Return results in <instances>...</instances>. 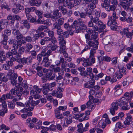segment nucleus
Segmentation results:
<instances>
[{
    "label": "nucleus",
    "instance_id": "4c0bfd02",
    "mask_svg": "<svg viewBox=\"0 0 133 133\" xmlns=\"http://www.w3.org/2000/svg\"><path fill=\"white\" fill-rule=\"evenodd\" d=\"M0 78L2 81L6 82L8 80V78H6L5 75L3 73L0 74Z\"/></svg>",
    "mask_w": 133,
    "mask_h": 133
},
{
    "label": "nucleus",
    "instance_id": "423d86ee",
    "mask_svg": "<svg viewBox=\"0 0 133 133\" xmlns=\"http://www.w3.org/2000/svg\"><path fill=\"white\" fill-rule=\"evenodd\" d=\"M55 77L56 78V81L60 85L63 86L64 83L63 82V74L61 73V72H59L57 73L54 74Z\"/></svg>",
    "mask_w": 133,
    "mask_h": 133
},
{
    "label": "nucleus",
    "instance_id": "2eb2a0df",
    "mask_svg": "<svg viewBox=\"0 0 133 133\" xmlns=\"http://www.w3.org/2000/svg\"><path fill=\"white\" fill-rule=\"evenodd\" d=\"M54 15L53 16H52L51 18V19L53 21L56 20V19H58V18L61 17L62 16L61 14L59 12V10L58 9H57L53 13Z\"/></svg>",
    "mask_w": 133,
    "mask_h": 133
},
{
    "label": "nucleus",
    "instance_id": "338daca9",
    "mask_svg": "<svg viewBox=\"0 0 133 133\" xmlns=\"http://www.w3.org/2000/svg\"><path fill=\"white\" fill-rule=\"evenodd\" d=\"M116 76L117 78L119 79L121 78L123 75L119 71L116 73Z\"/></svg>",
    "mask_w": 133,
    "mask_h": 133
},
{
    "label": "nucleus",
    "instance_id": "cd10ccee",
    "mask_svg": "<svg viewBox=\"0 0 133 133\" xmlns=\"http://www.w3.org/2000/svg\"><path fill=\"white\" fill-rule=\"evenodd\" d=\"M5 54L3 50L0 51V63H3L4 61H5L6 58L5 55L3 54Z\"/></svg>",
    "mask_w": 133,
    "mask_h": 133
},
{
    "label": "nucleus",
    "instance_id": "2f4dec72",
    "mask_svg": "<svg viewBox=\"0 0 133 133\" xmlns=\"http://www.w3.org/2000/svg\"><path fill=\"white\" fill-rule=\"evenodd\" d=\"M11 34V30H10L6 29L4 30V34H3L2 36L3 38H8L7 36H9Z\"/></svg>",
    "mask_w": 133,
    "mask_h": 133
},
{
    "label": "nucleus",
    "instance_id": "ea45409f",
    "mask_svg": "<svg viewBox=\"0 0 133 133\" xmlns=\"http://www.w3.org/2000/svg\"><path fill=\"white\" fill-rule=\"evenodd\" d=\"M23 88L25 89H27L28 86L27 84V83L26 80H24L21 83L19 84Z\"/></svg>",
    "mask_w": 133,
    "mask_h": 133
},
{
    "label": "nucleus",
    "instance_id": "680f3d73",
    "mask_svg": "<svg viewBox=\"0 0 133 133\" xmlns=\"http://www.w3.org/2000/svg\"><path fill=\"white\" fill-rule=\"evenodd\" d=\"M51 41V42L53 44H55L57 42L56 39L54 36L50 38L49 41Z\"/></svg>",
    "mask_w": 133,
    "mask_h": 133
},
{
    "label": "nucleus",
    "instance_id": "de8ad7c7",
    "mask_svg": "<svg viewBox=\"0 0 133 133\" xmlns=\"http://www.w3.org/2000/svg\"><path fill=\"white\" fill-rule=\"evenodd\" d=\"M110 0H104V3L101 4V6L102 7L103 6V4L104 6L105 5H110Z\"/></svg>",
    "mask_w": 133,
    "mask_h": 133
},
{
    "label": "nucleus",
    "instance_id": "69168bd1",
    "mask_svg": "<svg viewBox=\"0 0 133 133\" xmlns=\"http://www.w3.org/2000/svg\"><path fill=\"white\" fill-rule=\"evenodd\" d=\"M47 28L48 26H46L42 25L39 27L38 30L39 31H42Z\"/></svg>",
    "mask_w": 133,
    "mask_h": 133
},
{
    "label": "nucleus",
    "instance_id": "20e7f679",
    "mask_svg": "<svg viewBox=\"0 0 133 133\" xmlns=\"http://www.w3.org/2000/svg\"><path fill=\"white\" fill-rule=\"evenodd\" d=\"M46 48L45 47H43L41 49V51L40 54L37 56V59L38 61L41 62L43 59V57L46 56H50L51 55L52 51L50 50H48L47 51Z\"/></svg>",
    "mask_w": 133,
    "mask_h": 133
},
{
    "label": "nucleus",
    "instance_id": "b1692460",
    "mask_svg": "<svg viewBox=\"0 0 133 133\" xmlns=\"http://www.w3.org/2000/svg\"><path fill=\"white\" fill-rule=\"evenodd\" d=\"M0 111L7 112V104L6 102H4L2 103V105H0Z\"/></svg>",
    "mask_w": 133,
    "mask_h": 133
},
{
    "label": "nucleus",
    "instance_id": "c03bdc74",
    "mask_svg": "<svg viewBox=\"0 0 133 133\" xmlns=\"http://www.w3.org/2000/svg\"><path fill=\"white\" fill-rule=\"evenodd\" d=\"M8 105L9 108L11 109H14L15 107L14 104L11 101L8 102Z\"/></svg>",
    "mask_w": 133,
    "mask_h": 133
},
{
    "label": "nucleus",
    "instance_id": "9b49d317",
    "mask_svg": "<svg viewBox=\"0 0 133 133\" xmlns=\"http://www.w3.org/2000/svg\"><path fill=\"white\" fill-rule=\"evenodd\" d=\"M86 4H88L91 2L89 4V6L91 9H94L96 7V5L98 3L97 0H84Z\"/></svg>",
    "mask_w": 133,
    "mask_h": 133
},
{
    "label": "nucleus",
    "instance_id": "393cba45",
    "mask_svg": "<svg viewBox=\"0 0 133 133\" xmlns=\"http://www.w3.org/2000/svg\"><path fill=\"white\" fill-rule=\"evenodd\" d=\"M46 50L48 49V50H50L52 51H54L56 50V48L57 47V45L55 44H52L51 43H50L48 44L46 47ZM47 51V50L46 51Z\"/></svg>",
    "mask_w": 133,
    "mask_h": 133
},
{
    "label": "nucleus",
    "instance_id": "bf43d9fd",
    "mask_svg": "<svg viewBox=\"0 0 133 133\" xmlns=\"http://www.w3.org/2000/svg\"><path fill=\"white\" fill-rule=\"evenodd\" d=\"M118 58V57H114L112 59L111 61L112 62V64L115 65L117 63Z\"/></svg>",
    "mask_w": 133,
    "mask_h": 133
},
{
    "label": "nucleus",
    "instance_id": "39448f33",
    "mask_svg": "<svg viewBox=\"0 0 133 133\" xmlns=\"http://www.w3.org/2000/svg\"><path fill=\"white\" fill-rule=\"evenodd\" d=\"M17 75L15 73L9 72L7 75L6 77L11 80V84L13 86L16 85L18 84L17 78Z\"/></svg>",
    "mask_w": 133,
    "mask_h": 133
},
{
    "label": "nucleus",
    "instance_id": "c85d7f7f",
    "mask_svg": "<svg viewBox=\"0 0 133 133\" xmlns=\"http://www.w3.org/2000/svg\"><path fill=\"white\" fill-rule=\"evenodd\" d=\"M88 64L90 66L92 64L95 63V60L94 57L90 56L89 58L87 59Z\"/></svg>",
    "mask_w": 133,
    "mask_h": 133
},
{
    "label": "nucleus",
    "instance_id": "6ab92c4d",
    "mask_svg": "<svg viewBox=\"0 0 133 133\" xmlns=\"http://www.w3.org/2000/svg\"><path fill=\"white\" fill-rule=\"evenodd\" d=\"M50 67L51 68L52 72L54 73V74H56V73L60 72L61 68L59 67H58V66H57L56 65H51L50 66Z\"/></svg>",
    "mask_w": 133,
    "mask_h": 133
},
{
    "label": "nucleus",
    "instance_id": "774afa93",
    "mask_svg": "<svg viewBox=\"0 0 133 133\" xmlns=\"http://www.w3.org/2000/svg\"><path fill=\"white\" fill-rule=\"evenodd\" d=\"M30 53L31 56L34 58L36 57L37 54L36 51L35 50L30 51Z\"/></svg>",
    "mask_w": 133,
    "mask_h": 133
},
{
    "label": "nucleus",
    "instance_id": "0e129e2a",
    "mask_svg": "<svg viewBox=\"0 0 133 133\" xmlns=\"http://www.w3.org/2000/svg\"><path fill=\"white\" fill-rule=\"evenodd\" d=\"M24 52V47L22 46L19 48L18 50V54H23Z\"/></svg>",
    "mask_w": 133,
    "mask_h": 133
},
{
    "label": "nucleus",
    "instance_id": "37998d69",
    "mask_svg": "<svg viewBox=\"0 0 133 133\" xmlns=\"http://www.w3.org/2000/svg\"><path fill=\"white\" fill-rule=\"evenodd\" d=\"M123 91L121 89H118L114 93V95L116 96H118L120 95L122 93Z\"/></svg>",
    "mask_w": 133,
    "mask_h": 133
},
{
    "label": "nucleus",
    "instance_id": "9d476101",
    "mask_svg": "<svg viewBox=\"0 0 133 133\" xmlns=\"http://www.w3.org/2000/svg\"><path fill=\"white\" fill-rule=\"evenodd\" d=\"M91 45V46H89L90 47H93L90 50V56L94 57V55L96 52V50L97 49L98 43L97 41H96L95 43Z\"/></svg>",
    "mask_w": 133,
    "mask_h": 133
},
{
    "label": "nucleus",
    "instance_id": "5701e85b",
    "mask_svg": "<svg viewBox=\"0 0 133 133\" xmlns=\"http://www.w3.org/2000/svg\"><path fill=\"white\" fill-rule=\"evenodd\" d=\"M8 23V22L6 19H2L0 21V32L5 28L4 25Z\"/></svg>",
    "mask_w": 133,
    "mask_h": 133
},
{
    "label": "nucleus",
    "instance_id": "a19ab883",
    "mask_svg": "<svg viewBox=\"0 0 133 133\" xmlns=\"http://www.w3.org/2000/svg\"><path fill=\"white\" fill-rule=\"evenodd\" d=\"M11 52L12 53V55H16L19 57H20L21 56V55L18 54L17 52V50L16 49H12L11 50Z\"/></svg>",
    "mask_w": 133,
    "mask_h": 133
},
{
    "label": "nucleus",
    "instance_id": "0eeeda50",
    "mask_svg": "<svg viewBox=\"0 0 133 133\" xmlns=\"http://www.w3.org/2000/svg\"><path fill=\"white\" fill-rule=\"evenodd\" d=\"M43 72L46 74L45 75L46 77L48 78V79L49 80H53L55 77V76L54 74L52 76V71L51 70H49L46 69H43Z\"/></svg>",
    "mask_w": 133,
    "mask_h": 133
},
{
    "label": "nucleus",
    "instance_id": "09e8293b",
    "mask_svg": "<svg viewBox=\"0 0 133 133\" xmlns=\"http://www.w3.org/2000/svg\"><path fill=\"white\" fill-rule=\"evenodd\" d=\"M64 21V19L63 18H61L57 20V23L61 26L63 24Z\"/></svg>",
    "mask_w": 133,
    "mask_h": 133
},
{
    "label": "nucleus",
    "instance_id": "4468645a",
    "mask_svg": "<svg viewBox=\"0 0 133 133\" xmlns=\"http://www.w3.org/2000/svg\"><path fill=\"white\" fill-rule=\"evenodd\" d=\"M85 38L86 39V43L87 45H88L89 46H91V44L94 43V41L90 38V35L87 34L85 35Z\"/></svg>",
    "mask_w": 133,
    "mask_h": 133
},
{
    "label": "nucleus",
    "instance_id": "a211bd4d",
    "mask_svg": "<svg viewBox=\"0 0 133 133\" xmlns=\"http://www.w3.org/2000/svg\"><path fill=\"white\" fill-rule=\"evenodd\" d=\"M78 24L81 26V29L85 30L87 29V26L85 24L84 21H83L82 19L79 18L78 19Z\"/></svg>",
    "mask_w": 133,
    "mask_h": 133
},
{
    "label": "nucleus",
    "instance_id": "6e6552de",
    "mask_svg": "<svg viewBox=\"0 0 133 133\" xmlns=\"http://www.w3.org/2000/svg\"><path fill=\"white\" fill-rule=\"evenodd\" d=\"M118 103H119V99L116 102H113L111 104V107L110 109V112L112 115L115 114V111L117 110L118 108Z\"/></svg>",
    "mask_w": 133,
    "mask_h": 133
},
{
    "label": "nucleus",
    "instance_id": "8fccbe9b",
    "mask_svg": "<svg viewBox=\"0 0 133 133\" xmlns=\"http://www.w3.org/2000/svg\"><path fill=\"white\" fill-rule=\"evenodd\" d=\"M43 15L44 17L47 18H51L52 17L51 13L49 12L45 13L43 14Z\"/></svg>",
    "mask_w": 133,
    "mask_h": 133
},
{
    "label": "nucleus",
    "instance_id": "f8f14e48",
    "mask_svg": "<svg viewBox=\"0 0 133 133\" xmlns=\"http://www.w3.org/2000/svg\"><path fill=\"white\" fill-rule=\"evenodd\" d=\"M56 65L59 66V65L61 66V68L62 69L65 68V67H66L67 65L66 61L62 57H60V59L59 60V63L56 64Z\"/></svg>",
    "mask_w": 133,
    "mask_h": 133
},
{
    "label": "nucleus",
    "instance_id": "f03ea898",
    "mask_svg": "<svg viewBox=\"0 0 133 133\" xmlns=\"http://www.w3.org/2000/svg\"><path fill=\"white\" fill-rule=\"evenodd\" d=\"M33 99L32 96H30L29 100L27 101L25 104L28 108H25L21 111V112H27L28 111H32L34 108V106L38 104L39 102V100L35 101L32 100Z\"/></svg>",
    "mask_w": 133,
    "mask_h": 133
},
{
    "label": "nucleus",
    "instance_id": "f3484780",
    "mask_svg": "<svg viewBox=\"0 0 133 133\" xmlns=\"http://www.w3.org/2000/svg\"><path fill=\"white\" fill-rule=\"evenodd\" d=\"M129 29L127 28H125L123 30V34L125 35L126 37L131 40L132 38V36L131 32L129 31Z\"/></svg>",
    "mask_w": 133,
    "mask_h": 133
},
{
    "label": "nucleus",
    "instance_id": "1a4fd4ad",
    "mask_svg": "<svg viewBox=\"0 0 133 133\" xmlns=\"http://www.w3.org/2000/svg\"><path fill=\"white\" fill-rule=\"evenodd\" d=\"M42 87V92L44 95H47L49 91H52L53 89L52 88L50 87L49 84L48 83L44 85Z\"/></svg>",
    "mask_w": 133,
    "mask_h": 133
},
{
    "label": "nucleus",
    "instance_id": "dca6fc26",
    "mask_svg": "<svg viewBox=\"0 0 133 133\" xmlns=\"http://www.w3.org/2000/svg\"><path fill=\"white\" fill-rule=\"evenodd\" d=\"M41 2L40 0H30L29 3L32 6H38L41 5Z\"/></svg>",
    "mask_w": 133,
    "mask_h": 133
},
{
    "label": "nucleus",
    "instance_id": "603ef678",
    "mask_svg": "<svg viewBox=\"0 0 133 133\" xmlns=\"http://www.w3.org/2000/svg\"><path fill=\"white\" fill-rule=\"evenodd\" d=\"M103 76L104 74L102 72H101L97 75H96L95 76V78L97 80L99 78H101Z\"/></svg>",
    "mask_w": 133,
    "mask_h": 133
},
{
    "label": "nucleus",
    "instance_id": "a18cd8bd",
    "mask_svg": "<svg viewBox=\"0 0 133 133\" xmlns=\"http://www.w3.org/2000/svg\"><path fill=\"white\" fill-rule=\"evenodd\" d=\"M12 33L15 35H17V34L19 32V30H16L14 26L12 27Z\"/></svg>",
    "mask_w": 133,
    "mask_h": 133
},
{
    "label": "nucleus",
    "instance_id": "6e6d98bb",
    "mask_svg": "<svg viewBox=\"0 0 133 133\" xmlns=\"http://www.w3.org/2000/svg\"><path fill=\"white\" fill-rule=\"evenodd\" d=\"M123 127V125L121 123L119 122H117L116 124V128L119 129L122 128Z\"/></svg>",
    "mask_w": 133,
    "mask_h": 133
},
{
    "label": "nucleus",
    "instance_id": "49530a36",
    "mask_svg": "<svg viewBox=\"0 0 133 133\" xmlns=\"http://www.w3.org/2000/svg\"><path fill=\"white\" fill-rule=\"evenodd\" d=\"M53 29H54L56 30L59 28H61V26L57 22H55L53 24Z\"/></svg>",
    "mask_w": 133,
    "mask_h": 133
},
{
    "label": "nucleus",
    "instance_id": "7c9ffc66",
    "mask_svg": "<svg viewBox=\"0 0 133 133\" xmlns=\"http://www.w3.org/2000/svg\"><path fill=\"white\" fill-rule=\"evenodd\" d=\"M21 23L23 24L25 27L27 29L30 28V24L29 23L28 21L26 20H23L21 21Z\"/></svg>",
    "mask_w": 133,
    "mask_h": 133
},
{
    "label": "nucleus",
    "instance_id": "13d9d810",
    "mask_svg": "<svg viewBox=\"0 0 133 133\" xmlns=\"http://www.w3.org/2000/svg\"><path fill=\"white\" fill-rule=\"evenodd\" d=\"M81 28H80L79 26L77 25L75 26V29L74 30V31L76 33H78L81 32Z\"/></svg>",
    "mask_w": 133,
    "mask_h": 133
},
{
    "label": "nucleus",
    "instance_id": "4d7b16f0",
    "mask_svg": "<svg viewBox=\"0 0 133 133\" xmlns=\"http://www.w3.org/2000/svg\"><path fill=\"white\" fill-rule=\"evenodd\" d=\"M16 7L18 8L19 11V10H23L24 9V6L19 4H16Z\"/></svg>",
    "mask_w": 133,
    "mask_h": 133
},
{
    "label": "nucleus",
    "instance_id": "7ed1b4c3",
    "mask_svg": "<svg viewBox=\"0 0 133 133\" xmlns=\"http://www.w3.org/2000/svg\"><path fill=\"white\" fill-rule=\"evenodd\" d=\"M131 101V98L129 97L125 98L122 97L119 99V103H118L119 106L122 107V109L124 110H128L129 109V106L128 104V102Z\"/></svg>",
    "mask_w": 133,
    "mask_h": 133
},
{
    "label": "nucleus",
    "instance_id": "58836bf2",
    "mask_svg": "<svg viewBox=\"0 0 133 133\" xmlns=\"http://www.w3.org/2000/svg\"><path fill=\"white\" fill-rule=\"evenodd\" d=\"M66 4L64 5V6H67L69 9H72L74 7V5L73 3L70 2L68 3L67 1H66Z\"/></svg>",
    "mask_w": 133,
    "mask_h": 133
},
{
    "label": "nucleus",
    "instance_id": "ddd939ff",
    "mask_svg": "<svg viewBox=\"0 0 133 133\" xmlns=\"http://www.w3.org/2000/svg\"><path fill=\"white\" fill-rule=\"evenodd\" d=\"M72 79L73 77L70 74L66 73L64 77L63 80L66 82V84H69L71 83Z\"/></svg>",
    "mask_w": 133,
    "mask_h": 133
},
{
    "label": "nucleus",
    "instance_id": "72a5a7b5",
    "mask_svg": "<svg viewBox=\"0 0 133 133\" xmlns=\"http://www.w3.org/2000/svg\"><path fill=\"white\" fill-rule=\"evenodd\" d=\"M98 33L97 32H95L93 33L91 35V38L93 41H94V43H95L96 41H97L98 43Z\"/></svg>",
    "mask_w": 133,
    "mask_h": 133
},
{
    "label": "nucleus",
    "instance_id": "052dcab7",
    "mask_svg": "<svg viewBox=\"0 0 133 133\" xmlns=\"http://www.w3.org/2000/svg\"><path fill=\"white\" fill-rule=\"evenodd\" d=\"M3 3V2H1L2 5L1 6V7L2 9L4 8L7 9L8 10L10 9V8L8 7V6H6L5 5L6 4L5 2H4L3 4L2 3Z\"/></svg>",
    "mask_w": 133,
    "mask_h": 133
},
{
    "label": "nucleus",
    "instance_id": "4be33fe9",
    "mask_svg": "<svg viewBox=\"0 0 133 133\" xmlns=\"http://www.w3.org/2000/svg\"><path fill=\"white\" fill-rule=\"evenodd\" d=\"M49 56H46L45 57H44L43 58L42 62L43 63H45L44 66L45 67H48L49 66L50 64V63L49 61Z\"/></svg>",
    "mask_w": 133,
    "mask_h": 133
},
{
    "label": "nucleus",
    "instance_id": "864d4df0",
    "mask_svg": "<svg viewBox=\"0 0 133 133\" xmlns=\"http://www.w3.org/2000/svg\"><path fill=\"white\" fill-rule=\"evenodd\" d=\"M66 121V122H64L63 124V126L65 127H67L68 126L69 124L72 123V121H69L68 119H65Z\"/></svg>",
    "mask_w": 133,
    "mask_h": 133
},
{
    "label": "nucleus",
    "instance_id": "aec40b11",
    "mask_svg": "<svg viewBox=\"0 0 133 133\" xmlns=\"http://www.w3.org/2000/svg\"><path fill=\"white\" fill-rule=\"evenodd\" d=\"M111 39V37L110 35L106 36L102 40V42L104 45H107L110 43Z\"/></svg>",
    "mask_w": 133,
    "mask_h": 133
},
{
    "label": "nucleus",
    "instance_id": "79ce46f5",
    "mask_svg": "<svg viewBox=\"0 0 133 133\" xmlns=\"http://www.w3.org/2000/svg\"><path fill=\"white\" fill-rule=\"evenodd\" d=\"M33 89L37 93H40L42 90V89H40L39 87L37 85H34L33 86Z\"/></svg>",
    "mask_w": 133,
    "mask_h": 133
},
{
    "label": "nucleus",
    "instance_id": "c756f323",
    "mask_svg": "<svg viewBox=\"0 0 133 133\" xmlns=\"http://www.w3.org/2000/svg\"><path fill=\"white\" fill-rule=\"evenodd\" d=\"M45 34L44 32H42L39 34H35L34 36V37L35 40H37L39 37L41 38H43L45 36Z\"/></svg>",
    "mask_w": 133,
    "mask_h": 133
},
{
    "label": "nucleus",
    "instance_id": "f257e3e1",
    "mask_svg": "<svg viewBox=\"0 0 133 133\" xmlns=\"http://www.w3.org/2000/svg\"><path fill=\"white\" fill-rule=\"evenodd\" d=\"M100 12L96 11L95 13V17L91 16V20L89 21L88 23V26L89 27H92V29H89L88 30L91 33L93 31L95 32L98 30V28L97 25H94V23L98 25L99 28L102 29H104L105 28L106 25L103 24L100 20L99 17L100 16Z\"/></svg>",
    "mask_w": 133,
    "mask_h": 133
},
{
    "label": "nucleus",
    "instance_id": "c9c22d12",
    "mask_svg": "<svg viewBox=\"0 0 133 133\" xmlns=\"http://www.w3.org/2000/svg\"><path fill=\"white\" fill-rule=\"evenodd\" d=\"M25 47L26 49L25 50V52L28 53L30 51V50L32 48L33 45L30 43H28L26 45Z\"/></svg>",
    "mask_w": 133,
    "mask_h": 133
},
{
    "label": "nucleus",
    "instance_id": "f704fd0d",
    "mask_svg": "<svg viewBox=\"0 0 133 133\" xmlns=\"http://www.w3.org/2000/svg\"><path fill=\"white\" fill-rule=\"evenodd\" d=\"M83 126V124L82 123H79L77 125V127L78 128L77 130L80 133H83L84 131H87V129L86 128L84 129L83 130L81 129V128Z\"/></svg>",
    "mask_w": 133,
    "mask_h": 133
},
{
    "label": "nucleus",
    "instance_id": "412c9836",
    "mask_svg": "<svg viewBox=\"0 0 133 133\" xmlns=\"http://www.w3.org/2000/svg\"><path fill=\"white\" fill-rule=\"evenodd\" d=\"M107 24L108 26H110L112 24L115 25H117V23L116 22V20L113 19L112 17H111L109 18Z\"/></svg>",
    "mask_w": 133,
    "mask_h": 133
},
{
    "label": "nucleus",
    "instance_id": "e433bc0d",
    "mask_svg": "<svg viewBox=\"0 0 133 133\" xmlns=\"http://www.w3.org/2000/svg\"><path fill=\"white\" fill-rule=\"evenodd\" d=\"M13 19L14 20L11 21V23L12 24H14V21L15 20H16L17 21H19L21 19L20 17L19 16L16 15H13Z\"/></svg>",
    "mask_w": 133,
    "mask_h": 133
},
{
    "label": "nucleus",
    "instance_id": "473e14b6",
    "mask_svg": "<svg viewBox=\"0 0 133 133\" xmlns=\"http://www.w3.org/2000/svg\"><path fill=\"white\" fill-rule=\"evenodd\" d=\"M132 120V116L131 115L128 116L124 121V123L125 125H128L130 124V122Z\"/></svg>",
    "mask_w": 133,
    "mask_h": 133
},
{
    "label": "nucleus",
    "instance_id": "e2e57ef3",
    "mask_svg": "<svg viewBox=\"0 0 133 133\" xmlns=\"http://www.w3.org/2000/svg\"><path fill=\"white\" fill-rule=\"evenodd\" d=\"M126 68H123L119 69V71L124 75L126 74Z\"/></svg>",
    "mask_w": 133,
    "mask_h": 133
},
{
    "label": "nucleus",
    "instance_id": "3c124183",
    "mask_svg": "<svg viewBox=\"0 0 133 133\" xmlns=\"http://www.w3.org/2000/svg\"><path fill=\"white\" fill-rule=\"evenodd\" d=\"M36 14L38 16L39 18H42L43 17V12L39 10H37L35 11Z\"/></svg>",
    "mask_w": 133,
    "mask_h": 133
},
{
    "label": "nucleus",
    "instance_id": "5fc2aeb1",
    "mask_svg": "<svg viewBox=\"0 0 133 133\" xmlns=\"http://www.w3.org/2000/svg\"><path fill=\"white\" fill-rule=\"evenodd\" d=\"M85 13L86 14V16H87L89 17L90 18V20H91V16H92V13L91 11L90 10H88Z\"/></svg>",
    "mask_w": 133,
    "mask_h": 133
},
{
    "label": "nucleus",
    "instance_id": "a878e982",
    "mask_svg": "<svg viewBox=\"0 0 133 133\" xmlns=\"http://www.w3.org/2000/svg\"><path fill=\"white\" fill-rule=\"evenodd\" d=\"M41 38L40 41V43L42 45H45L46 43L49 41L50 40V38L48 37H44L43 38Z\"/></svg>",
    "mask_w": 133,
    "mask_h": 133
},
{
    "label": "nucleus",
    "instance_id": "bb28decb",
    "mask_svg": "<svg viewBox=\"0 0 133 133\" xmlns=\"http://www.w3.org/2000/svg\"><path fill=\"white\" fill-rule=\"evenodd\" d=\"M120 5L125 10L128 9L129 8V6L131 5V4L124 2H120Z\"/></svg>",
    "mask_w": 133,
    "mask_h": 133
}]
</instances>
